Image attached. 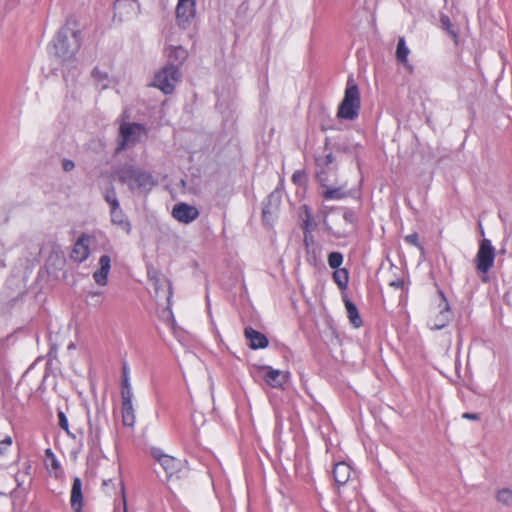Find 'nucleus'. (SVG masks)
Segmentation results:
<instances>
[{
  "instance_id": "24",
  "label": "nucleus",
  "mask_w": 512,
  "mask_h": 512,
  "mask_svg": "<svg viewBox=\"0 0 512 512\" xmlns=\"http://www.w3.org/2000/svg\"><path fill=\"white\" fill-rule=\"evenodd\" d=\"M122 424L125 427L133 428L136 422V415L133 404H122Z\"/></svg>"
},
{
  "instance_id": "10",
  "label": "nucleus",
  "mask_w": 512,
  "mask_h": 512,
  "mask_svg": "<svg viewBox=\"0 0 512 512\" xmlns=\"http://www.w3.org/2000/svg\"><path fill=\"white\" fill-rule=\"evenodd\" d=\"M316 177L321 186L325 188L322 193L325 200H341L349 195V193L345 191L344 186L332 187L328 185V171L320 170L317 172Z\"/></svg>"
},
{
  "instance_id": "50",
  "label": "nucleus",
  "mask_w": 512,
  "mask_h": 512,
  "mask_svg": "<svg viewBox=\"0 0 512 512\" xmlns=\"http://www.w3.org/2000/svg\"><path fill=\"white\" fill-rule=\"evenodd\" d=\"M53 466L57 468L59 466L58 461L53 457Z\"/></svg>"
},
{
  "instance_id": "52",
  "label": "nucleus",
  "mask_w": 512,
  "mask_h": 512,
  "mask_svg": "<svg viewBox=\"0 0 512 512\" xmlns=\"http://www.w3.org/2000/svg\"><path fill=\"white\" fill-rule=\"evenodd\" d=\"M123 512H127V507H126V503L124 502V510Z\"/></svg>"
},
{
  "instance_id": "27",
  "label": "nucleus",
  "mask_w": 512,
  "mask_h": 512,
  "mask_svg": "<svg viewBox=\"0 0 512 512\" xmlns=\"http://www.w3.org/2000/svg\"><path fill=\"white\" fill-rule=\"evenodd\" d=\"M302 209H303L302 229H303L305 237H307V234L311 233L313 230V214L308 205H303Z\"/></svg>"
},
{
  "instance_id": "1",
  "label": "nucleus",
  "mask_w": 512,
  "mask_h": 512,
  "mask_svg": "<svg viewBox=\"0 0 512 512\" xmlns=\"http://www.w3.org/2000/svg\"><path fill=\"white\" fill-rule=\"evenodd\" d=\"M80 47L81 32L72 30L67 25L61 27L53 39L54 54L65 66L75 62Z\"/></svg>"
},
{
  "instance_id": "36",
  "label": "nucleus",
  "mask_w": 512,
  "mask_h": 512,
  "mask_svg": "<svg viewBox=\"0 0 512 512\" xmlns=\"http://www.w3.org/2000/svg\"><path fill=\"white\" fill-rule=\"evenodd\" d=\"M92 76L102 85V88H106L108 86L106 83L108 80V74L106 72H103L96 67L92 71Z\"/></svg>"
},
{
  "instance_id": "18",
  "label": "nucleus",
  "mask_w": 512,
  "mask_h": 512,
  "mask_svg": "<svg viewBox=\"0 0 512 512\" xmlns=\"http://www.w3.org/2000/svg\"><path fill=\"white\" fill-rule=\"evenodd\" d=\"M71 508L74 512H82L83 509V493L82 481L79 477L73 479L70 497Z\"/></svg>"
},
{
  "instance_id": "22",
  "label": "nucleus",
  "mask_w": 512,
  "mask_h": 512,
  "mask_svg": "<svg viewBox=\"0 0 512 512\" xmlns=\"http://www.w3.org/2000/svg\"><path fill=\"white\" fill-rule=\"evenodd\" d=\"M110 216H111V222L114 225L119 226L122 230H124L126 233H130L132 230V226L126 215L124 214L123 210L118 206V208L110 209Z\"/></svg>"
},
{
  "instance_id": "13",
  "label": "nucleus",
  "mask_w": 512,
  "mask_h": 512,
  "mask_svg": "<svg viewBox=\"0 0 512 512\" xmlns=\"http://www.w3.org/2000/svg\"><path fill=\"white\" fill-rule=\"evenodd\" d=\"M91 236L82 233L73 245L70 258L76 263H83L90 255Z\"/></svg>"
},
{
  "instance_id": "17",
  "label": "nucleus",
  "mask_w": 512,
  "mask_h": 512,
  "mask_svg": "<svg viewBox=\"0 0 512 512\" xmlns=\"http://www.w3.org/2000/svg\"><path fill=\"white\" fill-rule=\"evenodd\" d=\"M99 269L93 273L94 281L100 286H106L108 283V275L111 269V258L104 254L99 258Z\"/></svg>"
},
{
  "instance_id": "8",
  "label": "nucleus",
  "mask_w": 512,
  "mask_h": 512,
  "mask_svg": "<svg viewBox=\"0 0 512 512\" xmlns=\"http://www.w3.org/2000/svg\"><path fill=\"white\" fill-rule=\"evenodd\" d=\"M101 418H106L103 409L97 407L94 419L88 418V436L87 443L91 449H96L100 446L102 428L100 424Z\"/></svg>"
},
{
  "instance_id": "38",
  "label": "nucleus",
  "mask_w": 512,
  "mask_h": 512,
  "mask_svg": "<svg viewBox=\"0 0 512 512\" xmlns=\"http://www.w3.org/2000/svg\"><path fill=\"white\" fill-rule=\"evenodd\" d=\"M404 240L406 243L417 247L419 250H421V251L424 250L423 245L419 241V235L417 232H414V233H411V234L405 236Z\"/></svg>"
},
{
  "instance_id": "21",
  "label": "nucleus",
  "mask_w": 512,
  "mask_h": 512,
  "mask_svg": "<svg viewBox=\"0 0 512 512\" xmlns=\"http://www.w3.org/2000/svg\"><path fill=\"white\" fill-rule=\"evenodd\" d=\"M410 53V49L406 44V40L404 37H399L397 48H396V60L403 64L409 72L413 71V66L408 61V56Z\"/></svg>"
},
{
  "instance_id": "3",
  "label": "nucleus",
  "mask_w": 512,
  "mask_h": 512,
  "mask_svg": "<svg viewBox=\"0 0 512 512\" xmlns=\"http://www.w3.org/2000/svg\"><path fill=\"white\" fill-rule=\"evenodd\" d=\"M119 180L126 184L131 191L148 193L156 182L151 173L133 165L126 166L119 171Z\"/></svg>"
},
{
  "instance_id": "48",
  "label": "nucleus",
  "mask_w": 512,
  "mask_h": 512,
  "mask_svg": "<svg viewBox=\"0 0 512 512\" xmlns=\"http://www.w3.org/2000/svg\"><path fill=\"white\" fill-rule=\"evenodd\" d=\"M160 281H161L160 278H158V277L154 278L153 285H154L155 293H156L157 296L159 295V289H160L159 284H160Z\"/></svg>"
},
{
  "instance_id": "47",
  "label": "nucleus",
  "mask_w": 512,
  "mask_h": 512,
  "mask_svg": "<svg viewBox=\"0 0 512 512\" xmlns=\"http://www.w3.org/2000/svg\"><path fill=\"white\" fill-rule=\"evenodd\" d=\"M164 282L167 284V290H168L167 301L169 303L170 299L172 298V285H171V282L167 279H165Z\"/></svg>"
},
{
  "instance_id": "33",
  "label": "nucleus",
  "mask_w": 512,
  "mask_h": 512,
  "mask_svg": "<svg viewBox=\"0 0 512 512\" xmlns=\"http://www.w3.org/2000/svg\"><path fill=\"white\" fill-rule=\"evenodd\" d=\"M335 161V157L332 152L325 154L324 156H319L316 158V164L320 168V170H325L329 168L330 165Z\"/></svg>"
},
{
  "instance_id": "19",
  "label": "nucleus",
  "mask_w": 512,
  "mask_h": 512,
  "mask_svg": "<svg viewBox=\"0 0 512 512\" xmlns=\"http://www.w3.org/2000/svg\"><path fill=\"white\" fill-rule=\"evenodd\" d=\"M264 380L266 383L273 388H280L286 382V375L277 369L270 366L264 367Z\"/></svg>"
},
{
  "instance_id": "40",
  "label": "nucleus",
  "mask_w": 512,
  "mask_h": 512,
  "mask_svg": "<svg viewBox=\"0 0 512 512\" xmlns=\"http://www.w3.org/2000/svg\"><path fill=\"white\" fill-rule=\"evenodd\" d=\"M326 232L331 235L332 237L336 239L346 238L348 237V233L341 232V231H335L330 225H328L326 222L324 223Z\"/></svg>"
},
{
  "instance_id": "51",
  "label": "nucleus",
  "mask_w": 512,
  "mask_h": 512,
  "mask_svg": "<svg viewBox=\"0 0 512 512\" xmlns=\"http://www.w3.org/2000/svg\"><path fill=\"white\" fill-rule=\"evenodd\" d=\"M47 454L54 456L50 449H47Z\"/></svg>"
},
{
  "instance_id": "30",
  "label": "nucleus",
  "mask_w": 512,
  "mask_h": 512,
  "mask_svg": "<svg viewBox=\"0 0 512 512\" xmlns=\"http://www.w3.org/2000/svg\"><path fill=\"white\" fill-rule=\"evenodd\" d=\"M104 199L109 204L110 209H116L120 206L119 200L117 198V194L113 185H111L108 189H106L104 193Z\"/></svg>"
},
{
  "instance_id": "49",
  "label": "nucleus",
  "mask_w": 512,
  "mask_h": 512,
  "mask_svg": "<svg viewBox=\"0 0 512 512\" xmlns=\"http://www.w3.org/2000/svg\"><path fill=\"white\" fill-rule=\"evenodd\" d=\"M206 302H207V309H208V311H210V299H209L208 295H206Z\"/></svg>"
},
{
  "instance_id": "26",
  "label": "nucleus",
  "mask_w": 512,
  "mask_h": 512,
  "mask_svg": "<svg viewBox=\"0 0 512 512\" xmlns=\"http://www.w3.org/2000/svg\"><path fill=\"white\" fill-rule=\"evenodd\" d=\"M333 280L341 290H345L349 282V272L347 269H335L333 273Z\"/></svg>"
},
{
  "instance_id": "53",
  "label": "nucleus",
  "mask_w": 512,
  "mask_h": 512,
  "mask_svg": "<svg viewBox=\"0 0 512 512\" xmlns=\"http://www.w3.org/2000/svg\"><path fill=\"white\" fill-rule=\"evenodd\" d=\"M328 144H329V143H328V139H326V143H325V149H327V147H328Z\"/></svg>"
},
{
  "instance_id": "39",
  "label": "nucleus",
  "mask_w": 512,
  "mask_h": 512,
  "mask_svg": "<svg viewBox=\"0 0 512 512\" xmlns=\"http://www.w3.org/2000/svg\"><path fill=\"white\" fill-rule=\"evenodd\" d=\"M12 438L11 436H5L2 440H0V457L5 456L10 447L12 446Z\"/></svg>"
},
{
  "instance_id": "7",
  "label": "nucleus",
  "mask_w": 512,
  "mask_h": 512,
  "mask_svg": "<svg viewBox=\"0 0 512 512\" xmlns=\"http://www.w3.org/2000/svg\"><path fill=\"white\" fill-rule=\"evenodd\" d=\"M196 16V0H178L176 21L180 28L187 29Z\"/></svg>"
},
{
  "instance_id": "46",
  "label": "nucleus",
  "mask_w": 512,
  "mask_h": 512,
  "mask_svg": "<svg viewBox=\"0 0 512 512\" xmlns=\"http://www.w3.org/2000/svg\"><path fill=\"white\" fill-rule=\"evenodd\" d=\"M390 286L395 287L397 289H402L404 287V281L402 279L394 280L390 283Z\"/></svg>"
},
{
  "instance_id": "9",
  "label": "nucleus",
  "mask_w": 512,
  "mask_h": 512,
  "mask_svg": "<svg viewBox=\"0 0 512 512\" xmlns=\"http://www.w3.org/2000/svg\"><path fill=\"white\" fill-rule=\"evenodd\" d=\"M441 297V303L439 305L440 311L432 318H430L428 324L433 330H441L445 328L452 317L450 305L443 291H439Z\"/></svg>"
},
{
  "instance_id": "16",
  "label": "nucleus",
  "mask_w": 512,
  "mask_h": 512,
  "mask_svg": "<svg viewBox=\"0 0 512 512\" xmlns=\"http://www.w3.org/2000/svg\"><path fill=\"white\" fill-rule=\"evenodd\" d=\"M244 334L246 339L248 340L249 347L253 350L264 349L269 344L266 335L258 330L253 329L252 327H246L244 330Z\"/></svg>"
},
{
  "instance_id": "54",
  "label": "nucleus",
  "mask_w": 512,
  "mask_h": 512,
  "mask_svg": "<svg viewBox=\"0 0 512 512\" xmlns=\"http://www.w3.org/2000/svg\"><path fill=\"white\" fill-rule=\"evenodd\" d=\"M444 2H447V0H444Z\"/></svg>"
},
{
  "instance_id": "11",
  "label": "nucleus",
  "mask_w": 512,
  "mask_h": 512,
  "mask_svg": "<svg viewBox=\"0 0 512 512\" xmlns=\"http://www.w3.org/2000/svg\"><path fill=\"white\" fill-rule=\"evenodd\" d=\"M140 13V4L138 0H115L114 18L119 21L127 20Z\"/></svg>"
},
{
  "instance_id": "44",
  "label": "nucleus",
  "mask_w": 512,
  "mask_h": 512,
  "mask_svg": "<svg viewBox=\"0 0 512 512\" xmlns=\"http://www.w3.org/2000/svg\"><path fill=\"white\" fill-rule=\"evenodd\" d=\"M304 179V173L301 171H295L292 175V181L296 184H301Z\"/></svg>"
},
{
  "instance_id": "32",
  "label": "nucleus",
  "mask_w": 512,
  "mask_h": 512,
  "mask_svg": "<svg viewBox=\"0 0 512 512\" xmlns=\"http://www.w3.org/2000/svg\"><path fill=\"white\" fill-rule=\"evenodd\" d=\"M122 404H133V390L131 383H121Z\"/></svg>"
},
{
  "instance_id": "4",
  "label": "nucleus",
  "mask_w": 512,
  "mask_h": 512,
  "mask_svg": "<svg viewBox=\"0 0 512 512\" xmlns=\"http://www.w3.org/2000/svg\"><path fill=\"white\" fill-rule=\"evenodd\" d=\"M147 136L148 130L145 125L136 122H122L119 127L116 152L134 147Z\"/></svg>"
},
{
  "instance_id": "14",
  "label": "nucleus",
  "mask_w": 512,
  "mask_h": 512,
  "mask_svg": "<svg viewBox=\"0 0 512 512\" xmlns=\"http://www.w3.org/2000/svg\"><path fill=\"white\" fill-rule=\"evenodd\" d=\"M172 216L180 223L189 224L198 218L199 210L193 205L180 202L174 205Z\"/></svg>"
},
{
  "instance_id": "35",
  "label": "nucleus",
  "mask_w": 512,
  "mask_h": 512,
  "mask_svg": "<svg viewBox=\"0 0 512 512\" xmlns=\"http://www.w3.org/2000/svg\"><path fill=\"white\" fill-rule=\"evenodd\" d=\"M58 425L63 429L69 436H73L69 430V423L66 414L62 410H58Z\"/></svg>"
},
{
  "instance_id": "20",
  "label": "nucleus",
  "mask_w": 512,
  "mask_h": 512,
  "mask_svg": "<svg viewBox=\"0 0 512 512\" xmlns=\"http://www.w3.org/2000/svg\"><path fill=\"white\" fill-rule=\"evenodd\" d=\"M333 478L338 486L346 484L351 476L352 468L344 461L338 462L333 468Z\"/></svg>"
},
{
  "instance_id": "25",
  "label": "nucleus",
  "mask_w": 512,
  "mask_h": 512,
  "mask_svg": "<svg viewBox=\"0 0 512 512\" xmlns=\"http://www.w3.org/2000/svg\"><path fill=\"white\" fill-rule=\"evenodd\" d=\"M440 25L443 31H445L455 42V44L458 43V33L454 29V26L451 22V19L446 14L440 15Z\"/></svg>"
},
{
  "instance_id": "29",
  "label": "nucleus",
  "mask_w": 512,
  "mask_h": 512,
  "mask_svg": "<svg viewBox=\"0 0 512 512\" xmlns=\"http://www.w3.org/2000/svg\"><path fill=\"white\" fill-rule=\"evenodd\" d=\"M496 499L501 504L512 507V485L500 489L496 494Z\"/></svg>"
},
{
  "instance_id": "45",
  "label": "nucleus",
  "mask_w": 512,
  "mask_h": 512,
  "mask_svg": "<svg viewBox=\"0 0 512 512\" xmlns=\"http://www.w3.org/2000/svg\"><path fill=\"white\" fill-rule=\"evenodd\" d=\"M462 417L473 421L480 419V416L477 413H464Z\"/></svg>"
},
{
  "instance_id": "15",
  "label": "nucleus",
  "mask_w": 512,
  "mask_h": 512,
  "mask_svg": "<svg viewBox=\"0 0 512 512\" xmlns=\"http://www.w3.org/2000/svg\"><path fill=\"white\" fill-rule=\"evenodd\" d=\"M282 193L279 189L273 190L263 202L262 219L268 223L281 204Z\"/></svg>"
},
{
  "instance_id": "23",
  "label": "nucleus",
  "mask_w": 512,
  "mask_h": 512,
  "mask_svg": "<svg viewBox=\"0 0 512 512\" xmlns=\"http://www.w3.org/2000/svg\"><path fill=\"white\" fill-rule=\"evenodd\" d=\"M344 304L351 324L355 328H359L360 326H362L363 321L360 317L356 304L347 298L344 299Z\"/></svg>"
},
{
  "instance_id": "37",
  "label": "nucleus",
  "mask_w": 512,
  "mask_h": 512,
  "mask_svg": "<svg viewBox=\"0 0 512 512\" xmlns=\"http://www.w3.org/2000/svg\"><path fill=\"white\" fill-rule=\"evenodd\" d=\"M343 219L347 224L356 225L358 221L355 210L351 208H345L343 212Z\"/></svg>"
},
{
  "instance_id": "6",
  "label": "nucleus",
  "mask_w": 512,
  "mask_h": 512,
  "mask_svg": "<svg viewBox=\"0 0 512 512\" xmlns=\"http://www.w3.org/2000/svg\"><path fill=\"white\" fill-rule=\"evenodd\" d=\"M180 76L178 65L167 64L155 74L153 85L159 88L164 94H171Z\"/></svg>"
},
{
  "instance_id": "34",
  "label": "nucleus",
  "mask_w": 512,
  "mask_h": 512,
  "mask_svg": "<svg viewBox=\"0 0 512 512\" xmlns=\"http://www.w3.org/2000/svg\"><path fill=\"white\" fill-rule=\"evenodd\" d=\"M187 51L182 47V46H177V47H173L169 54H168V57L169 59H174L176 61L179 62V64H181L186 58H187Z\"/></svg>"
},
{
  "instance_id": "2",
  "label": "nucleus",
  "mask_w": 512,
  "mask_h": 512,
  "mask_svg": "<svg viewBox=\"0 0 512 512\" xmlns=\"http://www.w3.org/2000/svg\"><path fill=\"white\" fill-rule=\"evenodd\" d=\"M361 110V97L359 87L353 76H349L346 83L344 98L339 104L337 117L341 120L353 121L358 118Z\"/></svg>"
},
{
  "instance_id": "28",
  "label": "nucleus",
  "mask_w": 512,
  "mask_h": 512,
  "mask_svg": "<svg viewBox=\"0 0 512 512\" xmlns=\"http://www.w3.org/2000/svg\"><path fill=\"white\" fill-rule=\"evenodd\" d=\"M284 432V419L279 410H275L274 439L280 442Z\"/></svg>"
},
{
  "instance_id": "41",
  "label": "nucleus",
  "mask_w": 512,
  "mask_h": 512,
  "mask_svg": "<svg viewBox=\"0 0 512 512\" xmlns=\"http://www.w3.org/2000/svg\"><path fill=\"white\" fill-rule=\"evenodd\" d=\"M121 383H130V368L126 361L122 364V380Z\"/></svg>"
},
{
  "instance_id": "31",
  "label": "nucleus",
  "mask_w": 512,
  "mask_h": 512,
  "mask_svg": "<svg viewBox=\"0 0 512 512\" xmlns=\"http://www.w3.org/2000/svg\"><path fill=\"white\" fill-rule=\"evenodd\" d=\"M328 265L332 269H340V266L343 264L344 256L341 252L334 251L328 254Z\"/></svg>"
},
{
  "instance_id": "12",
  "label": "nucleus",
  "mask_w": 512,
  "mask_h": 512,
  "mask_svg": "<svg viewBox=\"0 0 512 512\" xmlns=\"http://www.w3.org/2000/svg\"><path fill=\"white\" fill-rule=\"evenodd\" d=\"M150 455L161 465L167 476L170 477L179 470V461L175 457L164 453L162 449L152 447L150 449Z\"/></svg>"
},
{
  "instance_id": "42",
  "label": "nucleus",
  "mask_w": 512,
  "mask_h": 512,
  "mask_svg": "<svg viewBox=\"0 0 512 512\" xmlns=\"http://www.w3.org/2000/svg\"><path fill=\"white\" fill-rule=\"evenodd\" d=\"M62 168L65 172H70L75 168V163L70 159H63Z\"/></svg>"
},
{
  "instance_id": "5",
  "label": "nucleus",
  "mask_w": 512,
  "mask_h": 512,
  "mask_svg": "<svg viewBox=\"0 0 512 512\" xmlns=\"http://www.w3.org/2000/svg\"><path fill=\"white\" fill-rule=\"evenodd\" d=\"M495 256V248L492 242L489 239H483L475 256V264L477 271L483 274L481 280L484 283L489 281V277L486 274L493 267Z\"/></svg>"
},
{
  "instance_id": "43",
  "label": "nucleus",
  "mask_w": 512,
  "mask_h": 512,
  "mask_svg": "<svg viewBox=\"0 0 512 512\" xmlns=\"http://www.w3.org/2000/svg\"><path fill=\"white\" fill-rule=\"evenodd\" d=\"M87 297L91 300L95 299V303L101 302L102 292L101 291H91L88 293Z\"/></svg>"
}]
</instances>
